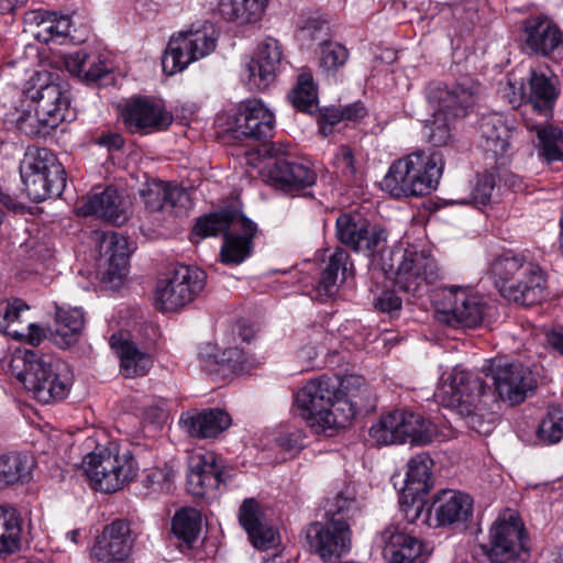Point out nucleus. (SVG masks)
<instances>
[{
	"instance_id": "obj_6",
	"label": "nucleus",
	"mask_w": 563,
	"mask_h": 563,
	"mask_svg": "<svg viewBox=\"0 0 563 563\" xmlns=\"http://www.w3.org/2000/svg\"><path fill=\"white\" fill-rule=\"evenodd\" d=\"M81 464L91 487L106 494L122 490L137 477L140 471L134 454L113 443L97 446L84 457Z\"/></svg>"
},
{
	"instance_id": "obj_18",
	"label": "nucleus",
	"mask_w": 563,
	"mask_h": 563,
	"mask_svg": "<svg viewBox=\"0 0 563 563\" xmlns=\"http://www.w3.org/2000/svg\"><path fill=\"white\" fill-rule=\"evenodd\" d=\"M383 555L388 563H424L429 555L427 545L417 537L389 525L379 533Z\"/></svg>"
},
{
	"instance_id": "obj_56",
	"label": "nucleus",
	"mask_w": 563,
	"mask_h": 563,
	"mask_svg": "<svg viewBox=\"0 0 563 563\" xmlns=\"http://www.w3.org/2000/svg\"><path fill=\"white\" fill-rule=\"evenodd\" d=\"M496 174L487 172L479 175L473 187L472 194L468 199L456 200L454 203H473L475 206H486L493 199V194L496 187Z\"/></svg>"
},
{
	"instance_id": "obj_15",
	"label": "nucleus",
	"mask_w": 563,
	"mask_h": 563,
	"mask_svg": "<svg viewBox=\"0 0 563 563\" xmlns=\"http://www.w3.org/2000/svg\"><path fill=\"white\" fill-rule=\"evenodd\" d=\"M335 227L338 240L355 252L371 256L386 246V230L371 224L358 213L341 214L336 219Z\"/></svg>"
},
{
	"instance_id": "obj_11",
	"label": "nucleus",
	"mask_w": 563,
	"mask_h": 563,
	"mask_svg": "<svg viewBox=\"0 0 563 563\" xmlns=\"http://www.w3.org/2000/svg\"><path fill=\"white\" fill-rule=\"evenodd\" d=\"M207 275L198 267L179 266L166 279L159 280L155 303L162 311H176L191 302L203 289Z\"/></svg>"
},
{
	"instance_id": "obj_60",
	"label": "nucleus",
	"mask_w": 563,
	"mask_h": 563,
	"mask_svg": "<svg viewBox=\"0 0 563 563\" xmlns=\"http://www.w3.org/2000/svg\"><path fill=\"white\" fill-rule=\"evenodd\" d=\"M375 306L382 312L393 313L400 310L401 299L393 290H386L377 298Z\"/></svg>"
},
{
	"instance_id": "obj_12",
	"label": "nucleus",
	"mask_w": 563,
	"mask_h": 563,
	"mask_svg": "<svg viewBox=\"0 0 563 563\" xmlns=\"http://www.w3.org/2000/svg\"><path fill=\"white\" fill-rule=\"evenodd\" d=\"M485 300L467 288L450 286L443 290L438 309L439 320L463 329H475L482 324L485 316Z\"/></svg>"
},
{
	"instance_id": "obj_47",
	"label": "nucleus",
	"mask_w": 563,
	"mask_h": 563,
	"mask_svg": "<svg viewBox=\"0 0 563 563\" xmlns=\"http://www.w3.org/2000/svg\"><path fill=\"white\" fill-rule=\"evenodd\" d=\"M55 340L60 346H70L77 340L81 332L85 319L84 312L79 308L63 309L57 308L55 314Z\"/></svg>"
},
{
	"instance_id": "obj_46",
	"label": "nucleus",
	"mask_w": 563,
	"mask_h": 563,
	"mask_svg": "<svg viewBox=\"0 0 563 563\" xmlns=\"http://www.w3.org/2000/svg\"><path fill=\"white\" fill-rule=\"evenodd\" d=\"M201 525V514L195 508L184 507L172 519V532L188 548H192L200 536Z\"/></svg>"
},
{
	"instance_id": "obj_3",
	"label": "nucleus",
	"mask_w": 563,
	"mask_h": 563,
	"mask_svg": "<svg viewBox=\"0 0 563 563\" xmlns=\"http://www.w3.org/2000/svg\"><path fill=\"white\" fill-rule=\"evenodd\" d=\"M442 406L455 410L465 420L466 426L487 435L494 429V413L488 411L495 395L484 380L472 373L454 367L446 379L434 393Z\"/></svg>"
},
{
	"instance_id": "obj_31",
	"label": "nucleus",
	"mask_w": 563,
	"mask_h": 563,
	"mask_svg": "<svg viewBox=\"0 0 563 563\" xmlns=\"http://www.w3.org/2000/svg\"><path fill=\"white\" fill-rule=\"evenodd\" d=\"M274 114L258 99H251L241 104L238 125L245 136L262 140L272 136Z\"/></svg>"
},
{
	"instance_id": "obj_4",
	"label": "nucleus",
	"mask_w": 563,
	"mask_h": 563,
	"mask_svg": "<svg viewBox=\"0 0 563 563\" xmlns=\"http://www.w3.org/2000/svg\"><path fill=\"white\" fill-rule=\"evenodd\" d=\"M443 169L440 152L416 151L390 165L382 186L395 198L424 196L437 188Z\"/></svg>"
},
{
	"instance_id": "obj_50",
	"label": "nucleus",
	"mask_w": 563,
	"mask_h": 563,
	"mask_svg": "<svg viewBox=\"0 0 563 563\" xmlns=\"http://www.w3.org/2000/svg\"><path fill=\"white\" fill-rule=\"evenodd\" d=\"M289 98L292 104L301 111L311 112L316 108L317 91L310 73L303 71L298 76V82Z\"/></svg>"
},
{
	"instance_id": "obj_34",
	"label": "nucleus",
	"mask_w": 563,
	"mask_h": 563,
	"mask_svg": "<svg viewBox=\"0 0 563 563\" xmlns=\"http://www.w3.org/2000/svg\"><path fill=\"white\" fill-rule=\"evenodd\" d=\"M180 423L191 437L216 438L231 426V417L222 409H209L180 417Z\"/></svg>"
},
{
	"instance_id": "obj_37",
	"label": "nucleus",
	"mask_w": 563,
	"mask_h": 563,
	"mask_svg": "<svg viewBox=\"0 0 563 563\" xmlns=\"http://www.w3.org/2000/svg\"><path fill=\"white\" fill-rule=\"evenodd\" d=\"M399 443L428 444L435 434L434 426L421 415L409 410H395Z\"/></svg>"
},
{
	"instance_id": "obj_17",
	"label": "nucleus",
	"mask_w": 563,
	"mask_h": 563,
	"mask_svg": "<svg viewBox=\"0 0 563 563\" xmlns=\"http://www.w3.org/2000/svg\"><path fill=\"white\" fill-rule=\"evenodd\" d=\"M282 55L279 42L273 37H267L258 44L242 71V76L251 90H264L274 82Z\"/></svg>"
},
{
	"instance_id": "obj_39",
	"label": "nucleus",
	"mask_w": 563,
	"mask_h": 563,
	"mask_svg": "<svg viewBox=\"0 0 563 563\" xmlns=\"http://www.w3.org/2000/svg\"><path fill=\"white\" fill-rule=\"evenodd\" d=\"M101 253L109 256V274L121 278L126 272V265L132 253L128 239L117 232L97 233Z\"/></svg>"
},
{
	"instance_id": "obj_51",
	"label": "nucleus",
	"mask_w": 563,
	"mask_h": 563,
	"mask_svg": "<svg viewBox=\"0 0 563 563\" xmlns=\"http://www.w3.org/2000/svg\"><path fill=\"white\" fill-rule=\"evenodd\" d=\"M537 434L544 444H555L563 439V410L560 407H549L547 416L539 424Z\"/></svg>"
},
{
	"instance_id": "obj_24",
	"label": "nucleus",
	"mask_w": 563,
	"mask_h": 563,
	"mask_svg": "<svg viewBox=\"0 0 563 563\" xmlns=\"http://www.w3.org/2000/svg\"><path fill=\"white\" fill-rule=\"evenodd\" d=\"M316 173L305 164L277 158L268 168V183L285 192L294 194L316 183Z\"/></svg>"
},
{
	"instance_id": "obj_63",
	"label": "nucleus",
	"mask_w": 563,
	"mask_h": 563,
	"mask_svg": "<svg viewBox=\"0 0 563 563\" xmlns=\"http://www.w3.org/2000/svg\"><path fill=\"white\" fill-rule=\"evenodd\" d=\"M96 143L107 147L109 151H118L123 147L124 140L119 133H107L100 135Z\"/></svg>"
},
{
	"instance_id": "obj_26",
	"label": "nucleus",
	"mask_w": 563,
	"mask_h": 563,
	"mask_svg": "<svg viewBox=\"0 0 563 563\" xmlns=\"http://www.w3.org/2000/svg\"><path fill=\"white\" fill-rule=\"evenodd\" d=\"M437 526H454L466 522L473 515V498L465 493L443 489L433 501Z\"/></svg>"
},
{
	"instance_id": "obj_49",
	"label": "nucleus",
	"mask_w": 563,
	"mask_h": 563,
	"mask_svg": "<svg viewBox=\"0 0 563 563\" xmlns=\"http://www.w3.org/2000/svg\"><path fill=\"white\" fill-rule=\"evenodd\" d=\"M31 463L25 454L9 453L0 455V489L13 486L30 476Z\"/></svg>"
},
{
	"instance_id": "obj_38",
	"label": "nucleus",
	"mask_w": 563,
	"mask_h": 563,
	"mask_svg": "<svg viewBox=\"0 0 563 563\" xmlns=\"http://www.w3.org/2000/svg\"><path fill=\"white\" fill-rule=\"evenodd\" d=\"M142 197L150 212L173 211L187 199V194L177 185L154 180L142 190Z\"/></svg>"
},
{
	"instance_id": "obj_8",
	"label": "nucleus",
	"mask_w": 563,
	"mask_h": 563,
	"mask_svg": "<svg viewBox=\"0 0 563 563\" xmlns=\"http://www.w3.org/2000/svg\"><path fill=\"white\" fill-rule=\"evenodd\" d=\"M219 38L216 25L208 21L192 23L178 36L172 37L162 59L168 75L183 71L189 64L214 51Z\"/></svg>"
},
{
	"instance_id": "obj_32",
	"label": "nucleus",
	"mask_w": 563,
	"mask_h": 563,
	"mask_svg": "<svg viewBox=\"0 0 563 563\" xmlns=\"http://www.w3.org/2000/svg\"><path fill=\"white\" fill-rule=\"evenodd\" d=\"M110 346L119 356L120 371L126 378L144 376L153 366L152 356L122 334L111 335Z\"/></svg>"
},
{
	"instance_id": "obj_62",
	"label": "nucleus",
	"mask_w": 563,
	"mask_h": 563,
	"mask_svg": "<svg viewBox=\"0 0 563 563\" xmlns=\"http://www.w3.org/2000/svg\"><path fill=\"white\" fill-rule=\"evenodd\" d=\"M278 445L286 452L296 453L302 448V433L298 430L279 435Z\"/></svg>"
},
{
	"instance_id": "obj_14",
	"label": "nucleus",
	"mask_w": 563,
	"mask_h": 563,
	"mask_svg": "<svg viewBox=\"0 0 563 563\" xmlns=\"http://www.w3.org/2000/svg\"><path fill=\"white\" fill-rule=\"evenodd\" d=\"M310 551L323 562L347 554L352 548V531L346 519L329 518L325 523L312 522L306 528Z\"/></svg>"
},
{
	"instance_id": "obj_10",
	"label": "nucleus",
	"mask_w": 563,
	"mask_h": 563,
	"mask_svg": "<svg viewBox=\"0 0 563 563\" xmlns=\"http://www.w3.org/2000/svg\"><path fill=\"white\" fill-rule=\"evenodd\" d=\"M482 372L492 378L495 387L493 394L511 406L523 402L537 388L532 371L520 362L503 357L487 360Z\"/></svg>"
},
{
	"instance_id": "obj_58",
	"label": "nucleus",
	"mask_w": 563,
	"mask_h": 563,
	"mask_svg": "<svg viewBox=\"0 0 563 563\" xmlns=\"http://www.w3.org/2000/svg\"><path fill=\"white\" fill-rule=\"evenodd\" d=\"M344 120L341 108H327L319 120L320 132L323 136L332 133L333 126Z\"/></svg>"
},
{
	"instance_id": "obj_27",
	"label": "nucleus",
	"mask_w": 563,
	"mask_h": 563,
	"mask_svg": "<svg viewBox=\"0 0 563 563\" xmlns=\"http://www.w3.org/2000/svg\"><path fill=\"white\" fill-rule=\"evenodd\" d=\"M78 214L96 216L114 224H121L128 219V208L118 190L108 187L86 198L78 207Z\"/></svg>"
},
{
	"instance_id": "obj_44",
	"label": "nucleus",
	"mask_w": 563,
	"mask_h": 563,
	"mask_svg": "<svg viewBox=\"0 0 563 563\" xmlns=\"http://www.w3.org/2000/svg\"><path fill=\"white\" fill-rule=\"evenodd\" d=\"M22 519L19 511L10 506H0V555L12 554L21 549Z\"/></svg>"
},
{
	"instance_id": "obj_5",
	"label": "nucleus",
	"mask_w": 563,
	"mask_h": 563,
	"mask_svg": "<svg viewBox=\"0 0 563 563\" xmlns=\"http://www.w3.org/2000/svg\"><path fill=\"white\" fill-rule=\"evenodd\" d=\"M16 361L23 363V371L18 374L19 380L38 402L51 404L68 395L73 374L62 360L25 350L22 358H15L14 362Z\"/></svg>"
},
{
	"instance_id": "obj_16",
	"label": "nucleus",
	"mask_w": 563,
	"mask_h": 563,
	"mask_svg": "<svg viewBox=\"0 0 563 563\" xmlns=\"http://www.w3.org/2000/svg\"><path fill=\"white\" fill-rule=\"evenodd\" d=\"M124 125L131 133L142 135L167 129L174 121L164 106L147 97H135L126 101L122 110Z\"/></svg>"
},
{
	"instance_id": "obj_25",
	"label": "nucleus",
	"mask_w": 563,
	"mask_h": 563,
	"mask_svg": "<svg viewBox=\"0 0 563 563\" xmlns=\"http://www.w3.org/2000/svg\"><path fill=\"white\" fill-rule=\"evenodd\" d=\"M531 272L516 275L511 283L504 286L503 296L514 302L530 306L544 297L545 276L541 267L532 260H528Z\"/></svg>"
},
{
	"instance_id": "obj_64",
	"label": "nucleus",
	"mask_w": 563,
	"mask_h": 563,
	"mask_svg": "<svg viewBox=\"0 0 563 563\" xmlns=\"http://www.w3.org/2000/svg\"><path fill=\"white\" fill-rule=\"evenodd\" d=\"M26 330L22 339L25 338L27 343L34 346L40 345L46 338L45 330L35 323H30Z\"/></svg>"
},
{
	"instance_id": "obj_22",
	"label": "nucleus",
	"mask_w": 563,
	"mask_h": 563,
	"mask_svg": "<svg viewBox=\"0 0 563 563\" xmlns=\"http://www.w3.org/2000/svg\"><path fill=\"white\" fill-rule=\"evenodd\" d=\"M220 484V468L214 453L192 451L188 456V493L196 497H205L218 489Z\"/></svg>"
},
{
	"instance_id": "obj_43",
	"label": "nucleus",
	"mask_w": 563,
	"mask_h": 563,
	"mask_svg": "<svg viewBox=\"0 0 563 563\" xmlns=\"http://www.w3.org/2000/svg\"><path fill=\"white\" fill-rule=\"evenodd\" d=\"M267 0H217L214 11L225 21L252 23L261 18Z\"/></svg>"
},
{
	"instance_id": "obj_19",
	"label": "nucleus",
	"mask_w": 563,
	"mask_h": 563,
	"mask_svg": "<svg viewBox=\"0 0 563 563\" xmlns=\"http://www.w3.org/2000/svg\"><path fill=\"white\" fill-rule=\"evenodd\" d=\"M134 538L131 526L125 520H114L103 528L97 538L91 558L96 563H115L126 559L132 550Z\"/></svg>"
},
{
	"instance_id": "obj_20",
	"label": "nucleus",
	"mask_w": 563,
	"mask_h": 563,
	"mask_svg": "<svg viewBox=\"0 0 563 563\" xmlns=\"http://www.w3.org/2000/svg\"><path fill=\"white\" fill-rule=\"evenodd\" d=\"M561 95L559 77L548 67L531 69L528 80L527 106L548 120L553 114L554 106Z\"/></svg>"
},
{
	"instance_id": "obj_41",
	"label": "nucleus",
	"mask_w": 563,
	"mask_h": 563,
	"mask_svg": "<svg viewBox=\"0 0 563 563\" xmlns=\"http://www.w3.org/2000/svg\"><path fill=\"white\" fill-rule=\"evenodd\" d=\"M245 216L236 210H222L200 218L194 227V233L202 238L223 234L238 230L245 223Z\"/></svg>"
},
{
	"instance_id": "obj_48",
	"label": "nucleus",
	"mask_w": 563,
	"mask_h": 563,
	"mask_svg": "<svg viewBox=\"0 0 563 563\" xmlns=\"http://www.w3.org/2000/svg\"><path fill=\"white\" fill-rule=\"evenodd\" d=\"M177 470L175 464L165 462L161 466H154L144 471L142 487L148 497L157 498L161 495L170 493L174 486Z\"/></svg>"
},
{
	"instance_id": "obj_23",
	"label": "nucleus",
	"mask_w": 563,
	"mask_h": 563,
	"mask_svg": "<svg viewBox=\"0 0 563 563\" xmlns=\"http://www.w3.org/2000/svg\"><path fill=\"white\" fill-rule=\"evenodd\" d=\"M432 465V459L426 453L412 456L407 463L404 486L400 489L412 499L410 506V510L413 512L412 521L419 518L423 509L421 500L417 499L428 494L433 486Z\"/></svg>"
},
{
	"instance_id": "obj_29",
	"label": "nucleus",
	"mask_w": 563,
	"mask_h": 563,
	"mask_svg": "<svg viewBox=\"0 0 563 563\" xmlns=\"http://www.w3.org/2000/svg\"><path fill=\"white\" fill-rule=\"evenodd\" d=\"M38 108L40 114L46 117L48 122L58 125L66 120L70 104L68 85L65 82H51L41 86L31 96Z\"/></svg>"
},
{
	"instance_id": "obj_40",
	"label": "nucleus",
	"mask_w": 563,
	"mask_h": 563,
	"mask_svg": "<svg viewBox=\"0 0 563 563\" xmlns=\"http://www.w3.org/2000/svg\"><path fill=\"white\" fill-rule=\"evenodd\" d=\"M525 124L530 132L537 136V147L539 156L547 163L559 162L563 159V130L552 124L542 122L534 123L525 118Z\"/></svg>"
},
{
	"instance_id": "obj_28",
	"label": "nucleus",
	"mask_w": 563,
	"mask_h": 563,
	"mask_svg": "<svg viewBox=\"0 0 563 563\" xmlns=\"http://www.w3.org/2000/svg\"><path fill=\"white\" fill-rule=\"evenodd\" d=\"M239 521L256 549L267 550L276 544L277 531L264 522L260 505L254 498L243 501L239 510Z\"/></svg>"
},
{
	"instance_id": "obj_13",
	"label": "nucleus",
	"mask_w": 563,
	"mask_h": 563,
	"mask_svg": "<svg viewBox=\"0 0 563 563\" xmlns=\"http://www.w3.org/2000/svg\"><path fill=\"white\" fill-rule=\"evenodd\" d=\"M441 278L435 260L427 252L405 250L395 273V283L412 297L428 292L429 286Z\"/></svg>"
},
{
	"instance_id": "obj_30",
	"label": "nucleus",
	"mask_w": 563,
	"mask_h": 563,
	"mask_svg": "<svg viewBox=\"0 0 563 563\" xmlns=\"http://www.w3.org/2000/svg\"><path fill=\"white\" fill-rule=\"evenodd\" d=\"M479 133L483 139L482 146L496 157L504 156L510 146L514 133V120L509 115L489 113L482 117Z\"/></svg>"
},
{
	"instance_id": "obj_57",
	"label": "nucleus",
	"mask_w": 563,
	"mask_h": 563,
	"mask_svg": "<svg viewBox=\"0 0 563 563\" xmlns=\"http://www.w3.org/2000/svg\"><path fill=\"white\" fill-rule=\"evenodd\" d=\"M38 27L37 37L48 43L68 35L70 31V19L65 15L49 13L46 19L41 21Z\"/></svg>"
},
{
	"instance_id": "obj_36",
	"label": "nucleus",
	"mask_w": 563,
	"mask_h": 563,
	"mask_svg": "<svg viewBox=\"0 0 563 563\" xmlns=\"http://www.w3.org/2000/svg\"><path fill=\"white\" fill-rule=\"evenodd\" d=\"M353 274V263L349 253L340 247L330 255L328 264L322 272L317 291L321 300L333 296L340 284Z\"/></svg>"
},
{
	"instance_id": "obj_45",
	"label": "nucleus",
	"mask_w": 563,
	"mask_h": 563,
	"mask_svg": "<svg viewBox=\"0 0 563 563\" xmlns=\"http://www.w3.org/2000/svg\"><path fill=\"white\" fill-rule=\"evenodd\" d=\"M64 64L70 74L87 81H96L107 71L98 54H90L84 49L66 55Z\"/></svg>"
},
{
	"instance_id": "obj_7",
	"label": "nucleus",
	"mask_w": 563,
	"mask_h": 563,
	"mask_svg": "<svg viewBox=\"0 0 563 563\" xmlns=\"http://www.w3.org/2000/svg\"><path fill=\"white\" fill-rule=\"evenodd\" d=\"M20 175L30 199L58 197L66 187L65 168L47 148H29L20 164Z\"/></svg>"
},
{
	"instance_id": "obj_55",
	"label": "nucleus",
	"mask_w": 563,
	"mask_h": 563,
	"mask_svg": "<svg viewBox=\"0 0 563 563\" xmlns=\"http://www.w3.org/2000/svg\"><path fill=\"white\" fill-rule=\"evenodd\" d=\"M395 412L391 411L380 417L369 429V437L377 445L400 444L397 434Z\"/></svg>"
},
{
	"instance_id": "obj_42",
	"label": "nucleus",
	"mask_w": 563,
	"mask_h": 563,
	"mask_svg": "<svg viewBox=\"0 0 563 563\" xmlns=\"http://www.w3.org/2000/svg\"><path fill=\"white\" fill-rule=\"evenodd\" d=\"M529 257L523 253L506 251L496 256L490 264V272L495 277V284L503 295L504 286L511 283L516 275L530 273L531 266L528 265Z\"/></svg>"
},
{
	"instance_id": "obj_2",
	"label": "nucleus",
	"mask_w": 563,
	"mask_h": 563,
	"mask_svg": "<svg viewBox=\"0 0 563 563\" xmlns=\"http://www.w3.org/2000/svg\"><path fill=\"white\" fill-rule=\"evenodd\" d=\"M479 92V84L472 78L430 82L424 90L429 111V118L424 121L428 142L434 146L446 145L455 122L468 113Z\"/></svg>"
},
{
	"instance_id": "obj_35",
	"label": "nucleus",
	"mask_w": 563,
	"mask_h": 563,
	"mask_svg": "<svg viewBox=\"0 0 563 563\" xmlns=\"http://www.w3.org/2000/svg\"><path fill=\"white\" fill-rule=\"evenodd\" d=\"M256 231V224L245 218L243 227L228 233L220 251L222 263L229 265L243 263L252 253L253 238Z\"/></svg>"
},
{
	"instance_id": "obj_33",
	"label": "nucleus",
	"mask_w": 563,
	"mask_h": 563,
	"mask_svg": "<svg viewBox=\"0 0 563 563\" xmlns=\"http://www.w3.org/2000/svg\"><path fill=\"white\" fill-rule=\"evenodd\" d=\"M202 368L210 373L228 377L252 367L243 349L236 344L222 346L212 354H201Z\"/></svg>"
},
{
	"instance_id": "obj_21",
	"label": "nucleus",
	"mask_w": 563,
	"mask_h": 563,
	"mask_svg": "<svg viewBox=\"0 0 563 563\" xmlns=\"http://www.w3.org/2000/svg\"><path fill=\"white\" fill-rule=\"evenodd\" d=\"M527 47L542 56L563 54V33L549 16L533 15L523 24Z\"/></svg>"
},
{
	"instance_id": "obj_53",
	"label": "nucleus",
	"mask_w": 563,
	"mask_h": 563,
	"mask_svg": "<svg viewBox=\"0 0 563 563\" xmlns=\"http://www.w3.org/2000/svg\"><path fill=\"white\" fill-rule=\"evenodd\" d=\"M16 123L21 132L32 137L48 134L51 130L57 126L51 121L48 122L46 117H42L36 106L34 111H23Z\"/></svg>"
},
{
	"instance_id": "obj_54",
	"label": "nucleus",
	"mask_w": 563,
	"mask_h": 563,
	"mask_svg": "<svg viewBox=\"0 0 563 563\" xmlns=\"http://www.w3.org/2000/svg\"><path fill=\"white\" fill-rule=\"evenodd\" d=\"M29 310V306L21 299H12L0 305V314L3 319L1 327L5 333L13 339L22 340L24 332H20L13 328L15 322H19L23 312Z\"/></svg>"
},
{
	"instance_id": "obj_9",
	"label": "nucleus",
	"mask_w": 563,
	"mask_h": 563,
	"mask_svg": "<svg viewBox=\"0 0 563 563\" xmlns=\"http://www.w3.org/2000/svg\"><path fill=\"white\" fill-rule=\"evenodd\" d=\"M487 556L494 563L528 561L530 539L517 511L506 509L492 525Z\"/></svg>"
},
{
	"instance_id": "obj_59",
	"label": "nucleus",
	"mask_w": 563,
	"mask_h": 563,
	"mask_svg": "<svg viewBox=\"0 0 563 563\" xmlns=\"http://www.w3.org/2000/svg\"><path fill=\"white\" fill-rule=\"evenodd\" d=\"M334 164L345 176H353L355 173L354 156L351 148L341 146L334 157Z\"/></svg>"
},
{
	"instance_id": "obj_1",
	"label": "nucleus",
	"mask_w": 563,
	"mask_h": 563,
	"mask_svg": "<svg viewBox=\"0 0 563 563\" xmlns=\"http://www.w3.org/2000/svg\"><path fill=\"white\" fill-rule=\"evenodd\" d=\"M364 385L361 376L325 377L309 380L296 394L301 417L314 433L334 435L355 415L352 398Z\"/></svg>"
},
{
	"instance_id": "obj_52",
	"label": "nucleus",
	"mask_w": 563,
	"mask_h": 563,
	"mask_svg": "<svg viewBox=\"0 0 563 563\" xmlns=\"http://www.w3.org/2000/svg\"><path fill=\"white\" fill-rule=\"evenodd\" d=\"M349 59V52L345 46L338 42L324 41L320 45V67L325 71H336L343 67Z\"/></svg>"
},
{
	"instance_id": "obj_61",
	"label": "nucleus",
	"mask_w": 563,
	"mask_h": 563,
	"mask_svg": "<svg viewBox=\"0 0 563 563\" xmlns=\"http://www.w3.org/2000/svg\"><path fill=\"white\" fill-rule=\"evenodd\" d=\"M355 500L352 496H349L344 493H340L334 498V501L332 506L328 509V515L330 518H342L343 514L347 512L352 506L354 505Z\"/></svg>"
}]
</instances>
